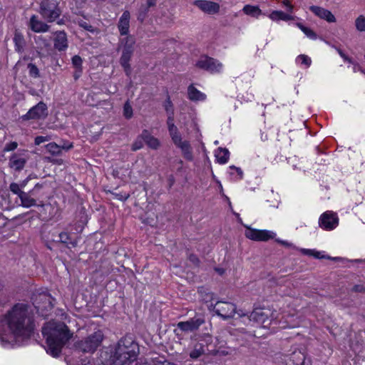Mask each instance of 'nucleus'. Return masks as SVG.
Wrapping results in <instances>:
<instances>
[{
	"label": "nucleus",
	"instance_id": "nucleus-1",
	"mask_svg": "<svg viewBox=\"0 0 365 365\" xmlns=\"http://www.w3.org/2000/svg\"><path fill=\"white\" fill-rule=\"evenodd\" d=\"M4 323L16 341L28 339L33 331L31 317L24 304L15 305L5 316Z\"/></svg>",
	"mask_w": 365,
	"mask_h": 365
},
{
	"label": "nucleus",
	"instance_id": "nucleus-2",
	"mask_svg": "<svg viewBox=\"0 0 365 365\" xmlns=\"http://www.w3.org/2000/svg\"><path fill=\"white\" fill-rule=\"evenodd\" d=\"M138 353V344L131 337L125 336L118 342L113 351L101 354L102 362L103 365H130Z\"/></svg>",
	"mask_w": 365,
	"mask_h": 365
},
{
	"label": "nucleus",
	"instance_id": "nucleus-3",
	"mask_svg": "<svg viewBox=\"0 0 365 365\" xmlns=\"http://www.w3.org/2000/svg\"><path fill=\"white\" fill-rule=\"evenodd\" d=\"M42 334L46 340V352L57 357L63 346L71 337L68 327L61 322H49L42 329Z\"/></svg>",
	"mask_w": 365,
	"mask_h": 365
},
{
	"label": "nucleus",
	"instance_id": "nucleus-4",
	"mask_svg": "<svg viewBox=\"0 0 365 365\" xmlns=\"http://www.w3.org/2000/svg\"><path fill=\"white\" fill-rule=\"evenodd\" d=\"M270 315V311L264 308H256L251 314L248 316L247 312L243 310L237 309L235 304H232V313L230 314V319H233L232 324L234 326L239 325L240 323L247 324L251 321L255 322L259 324H264L268 321Z\"/></svg>",
	"mask_w": 365,
	"mask_h": 365
},
{
	"label": "nucleus",
	"instance_id": "nucleus-5",
	"mask_svg": "<svg viewBox=\"0 0 365 365\" xmlns=\"http://www.w3.org/2000/svg\"><path fill=\"white\" fill-rule=\"evenodd\" d=\"M166 110L169 112L172 110V105L170 101L166 105ZM168 128L171 139L176 147L180 149L183 157L187 160H193V155L191 145L187 140H183L181 134L179 133L178 128L174 124V118L173 110L168 117Z\"/></svg>",
	"mask_w": 365,
	"mask_h": 365
},
{
	"label": "nucleus",
	"instance_id": "nucleus-6",
	"mask_svg": "<svg viewBox=\"0 0 365 365\" xmlns=\"http://www.w3.org/2000/svg\"><path fill=\"white\" fill-rule=\"evenodd\" d=\"M103 339L101 331L98 330L89 334L76 344V349L83 352L93 353L101 345Z\"/></svg>",
	"mask_w": 365,
	"mask_h": 365
},
{
	"label": "nucleus",
	"instance_id": "nucleus-7",
	"mask_svg": "<svg viewBox=\"0 0 365 365\" xmlns=\"http://www.w3.org/2000/svg\"><path fill=\"white\" fill-rule=\"evenodd\" d=\"M40 14L48 22H53L61 14L56 0H43L40 5Z\"/></svg>",
	"mask_w": 365,
	"mask_h": 365
},
{
	"label": "nucleus",
	"instance_id": "nucleus-8",
	"mask_svg": "<svg viewBox=\"0 0 365 365\" xmlns=\"http://www.w3.org/2000/svg\"><path fill=\"white\" fill-rule=\"evenodd\" d=\"M195 66L211 73L220 72L222 68V66L219 61L207 56H200L196 61Z\"/></svg>",
	"mask_w": 365,
	"mask_h": 365
},
{
	"label": "nucleus",
	"instance_id": "nucleus-9",
	"mask_svg": "<svg viewBox=\"0 0 365 365\" xmlns=\"http://www.w3.org/2000/svg\"><path fill=\"white\" fill-rule=\"evenodd\" d=\"M244 226L246 227L245 235L250 240L254 241H267L274 237L275 234L273 232L266 230L253 229L247 225Z\"/></svg>",
	"mask_w": 365,
	"mask_h": 365
},
{
	"label": "nucleus",
	"instance_id": "nucleus-10",
	"mask_svg": "<svg viewBox=\"0 0 365 365\" xmlns=\"http://www.w3.org/2000/svg\"><path fill=\"white\" fill-rule=\"evenodd\" d=\"M338 225V216L331 211H327L319 217V226L324 230H332L335 229Z\"/></svg>",
	"mask_w": 365,
	"mask_h": 365
},
{
	"label": "nucleus",
	"instance_id": "nucleus-11",
	"mask_svg": "<svg viewBox=\"0 0 365 365\" xmlns=\"http://www.w3.org/2000/svg\"><path fill=\"white\" fill-rule=\"evenodd\" d=\"M48 115V107L43 102H39L37 105L33 106L29 110L22 116L24 120H38L44 119Z\"/></svg>",
	"mask_w": 365,
	"mask_h": 365
},
{
	"label": "nucleus",
	"instance_id": "nucleus-12",
	"mask_svg": "<svg viewBox=\"0 0 365 365\" xmlns=\"http://www.w3.org/2000/svg\"><path fill=\"white\" fill-rule=\"evenodd\" d=\"M29 155L26 151H21L14 153L9 158V167L15 170H21L27 160Z\"/></svg>",
	"mask_w": 365,
	"mask_h": 365
},
{
	"label": "nucleus",
	"instance_id": "nucleus-13",
	"mask_svg": "<svg viewBox=\"0 0 365 365\" xmlns=\"http://www.w3.org/2000/svg\"><path fill=\"white\" fill-rule=\"evenodd\" d=\"M193 4L204 13L211 15L218 13L220 8L218 3L208 0H196Z\"/></svg>",
	"mask_w": 365,
	"mask_h": 365
},
{
	"label": "nucleus",
	"instance_id": "nucleus-14",
	"mask_svg": "<svg viewBox=\"0 0 365 365\" xmlns=\"http://www.w3.org/2000/svg\"><path fill=\"white\" fill-rule=\"evenodd\" d=\"M54 48L58 51H65L68 47L67 35L64 31L55 33L53 38Z\"/></svg>",
	"mask_w": 365,
	"mask_h": 365
},
{
	"label": "nucleus",
	"instance_id": "nucleus-15",
	"mask_svg": "<svg viewBox=\"0 0 365 365\" xmlns=\"http://www.w3.org/2000/svg\"><path fill=\"white\" fill-rule=\"evenodd\" d=\"M309 10L314 13L320 19L326 20L329 23H334L336 21L335 16L332 14V13L322 7L318 6H311L309 7Z\"/></svg>",
	"mask_w": 365,
	"mask_h": 365
},
{
	"label": "nucleus",
	"instance_id": "nucleus-16",
	"mask_svg": "<svg viewBox=\"0 0 365 365\" xmlns=\"http://www.w3.org/2000/svg\"><path fill=\"white\" fill-rule=\"evenodd\" d=\"M41 185L37 183L32 190L29 192H24V193H21V195L19 197L21 206L29 208L36 205V201L34 198L31 197V195H34L35 190L41 188Z\"/></svg>",
	"mask_w": 365,
	"mask_h": 365
},
{
	"label": "nucleus",
	"instance_id": "nucleus-17",
	"mask_svg": "<svg viewBox=\"0 0 365 365\" xmlns=\"http://www.w3.org/2000/svg\"><path fill=\"white\" fill-rule=\"evenodd\" d=\"M130 14L128 11H124L118 23V31L122 36H128L130 29Z\"/></svg>",
	"mask_w": 365,
	"mask_h": 365
},
{
	"label": "nucleus",
	"instance_id": "nucleus-18",
	"mask_svg": "<svg viewBox=\"0 0 365 365\" xmlns=\"http://www.w3.org/2000/svg\"><path fill=\"white\" fill-rule=\"evenodd\" d=\"M29 26L33 31L36 33L46 32L49 29V26L39 20L35 15L31 17Z\"/></svg>",
	"mask_w": 365,
	"mask_h": 365
},
{
	"label": "nucleus",
	"instance_id": "nucleus-19",
	"mask_svg": "<svg viewBox=\"0 0 365 365\" xmlns=\"http://www.w3.org/2000/svg\"><path fill=\"white\" fill-rule=\"evenodd\" d=\"M203 321L200 319H192L187 322H181L178 324V327L184 331H192L196 330L202 324Z\"/></svg>",
	"mask_w": 365,
	"mask_h": 365
},
{
	"label": "nucleus",
	"instance_id": "nucleus-20",
	"mask_svg": "<svg viewBox=\"0 0 365 365\" xmlns=\"http://www.w3.org/2000/svg\"><path fill=\"white\" fill-rule=\"evenodd\" d=\"M135 44V38L131 36H127L120 40L119 48L123 52L133 53Z\"/></svg>",
	"mask_w": 365,
	"mask_h": 365
},
{
	"label": "nucleus",
	"instance_id": "nucleus-21",
	"mask_svg": "<svg viewBox=\"0 0 365 365\" xmlns=\"http://www.w3.org/2000/svg\"><path fill=\"white\" fill-rule=\"evenodd\" d=\"M141 138L148 146L152 149H158L160 145L158 138L153 137L148 130H143Z\"/></svg>",
	"mask_w": 365,
	"mask_h": 365
},
{
	"label": "nucleus",
	"instance_id": "nucleus-22",
	"mask_svg": "<svg viewBox=\"0 0 365 365\" xmlns=\"http://www.w3.org/2000/svg\"><path fill=\"white\" fill-rule=\"evenodd\" d=\"M187 94L189 99L192 101H203L206 99V95L192 85L187 88Z\"/></svg>",
	"mask_w": 365,
	"mask_h": 365
},
{
	"label": "nucleus",
	"instance_id": "nucleus-23",
	"mask_svg": "<svg viewBox=\"0 0 365 365\" xmlns=\"http://www.w3.org/2000/svg\"><path fill=\"white\" fill-rule=\"evenodd\" d=\"M73 146L71 144L69 145L60 146L55 143H50L46 145V150L53 155H59L62 152V149L69 150Z\"/></svg>",
	"mask_w": 365,
	"mask_h": 365
},
{
	"label": "nucleus",
	"instance_id": "nucleus-24",
	"mask_svg": "<svg viewBox=\"0 0 365 365\" xmlns=\"http://www.w3.org/2000/svg\"><path fill=\"white\" fill-rule=\"evenodd\" d=\"M269 18L270 19H272V21H278L279 20H282V21H290V20H293L294 19V16L289 14H286L284 13V11H272L269 15Z\"/></svg>",
	"mask_w": 365,
	"mask_h": 365
},
{
	"label": "nucleus",
	"instance_id": "nucleus-25",
	"mask_svg": "<svg viewBox=\"0 0 365 365\" xmlns=\"http://www.w3.org/2000/svg\"><path fill=\"white\" fill-rule=\"evenodd\" d=\"M133 53H127L122 51V55L120 58V63L128 76L130 75L131 71L129 62L131 59Z\"/></svg>",
	"mask_w": 365,
	"mask_h": 365
},
{
	"label": "nucleus",
	"instance_id": "nucleus-26",
	"mask_svg": "<svg viewBox=\"0 0 365 365\" xmlns=\"http://www.w3.org/2000/svg\"><path fill=\"white\" fill-rule=\"evenodd\" d=\"M242 11L245 14L255 18H258L262 14V10L258 6H252L250 4L245 5Z\"/></svg>",
	"mask_w": 365,
	"mask_h": 365
},
{
	"label": "nucleus",
	"instance_id": "nucleus-27",
	"mask_svg": "<svg viewBox=\"0 0 365 365\" xmlns=\"http://www.w3.org/2000/svg\"><path fill=\"white\" fill-rule=\"evenodd\" d=\"M37 300L39 301H45L46 304L43 306L45 308H51L53 307L52 304V297L50 294L47 293H41L38 295V299H36L35 302V307L38 310L41 306L40 305L39 302H37Z\"/></svg>",
	"mask_w": 365,
	"mask_h": 365
},
{
	"label": "nucleus",
	"instance_id": "nucleus-28",
	"mask_svg": "<svg viewBox=\"0 0 365 365\" xmlns=\"http://www.w3.org/2000/svg\"><path fill=\"white\" fill-rule=\"evenodd\" d=\"M243 171L240 168L235 165L230 166V176L234 181H239L243 178Z\"/></svg>",
	"mask_w": 365,
	"mask_h": 365
},
{
	"label": "nucleus",
	"instance_id": "nucleus-29",
	"mask_svg": "<svg viewBox=\"0 0 365 365\" xmlns=\"http://www.w3.org/2000/svg\"><path fill=\"white\" fill-rule=\"evenodd\" d=\"M227 303L224 302H218L214 307L215 312L220 316L222 319H225L227 317L226 307Z\"/></svg>",
	"mask_w": 365,
	"mask_h": 365
},
{
	"label": "nucleus",
	"instance_id": "nucleus-30",
	"mask_svg": "<svg viewBox=\"0 0 365 365\" xmlns=\"http://www.w3.org/2000/svg\"><path fill=\"white\" fill-rule=\"evenodd\" d=\"M204 353L203 346L201 344H196L190 352V356L192 359H197Z\"/></svg>",
	"mask_w": 365,
	"mask_h": 365
},
{
	"label": "nucleus",
	"instance_id": "nucleus-31",
	"mask_svg": "<svg viewBox=\"0 0 365 365\" xmlns=\"http://www.w3.org/2000/svg\"><path fill=\"white\" fill-rule=\"evenodd\" d=\"M297 26L309 38L315 40L317 39V34L311 29L304 26L301 23H297Z\"/></svg>",
	"mask_w": 365,
	"mask_h": 365
},
{
	"label": "nucleus",
	"instance_id": "nucleus-32",
	"mask_svg": "<svg viewBox=\"0 0 365 365\" xmlns=\"http://www.w3.org/2000/svg\"><path fill=\"white\" fill-rule=\"evenodd\" d=\"M227 151L225 150L217 149L215 151L216 160L220 164H225L227 162Z\"/></svg>",
	"mask_w": 365,
	"mask_h": 365
},
{
	"label": "nucleus",
	"instance_id": "nucleus-33",
	"mask_svg": "<svg viewBox=\"0 0 365 365\" xmlns=\"http://www.w3.org/2000/svg\"><path fill=\"white\" fill-rule=\"evenodd\" d=\"M14 41L16 45V49L18 51H21L24 44V36L20 33L16 32L14 37Z\"/></svg>",
	"mask_w": 365,
	"mask_h": 365
},
{
	"label": "nucleus",
	"instance_id": "nucleus-34",
	"mask_svg": "<svg viewBox=\"0 0 365 365\" xmlns=\"http://www.w3.org/2000/svg\"><path fill=\"white\" fill-rule=\"evenodd\" d=\"M355 26L359 31H365V16L360 15L355 21Z\"/></svg>",
	"mask_w": 365,
	"mask_h": 365
},
{
	"label": "nucleus",
	"instance_id": "nucleus-35",
	"mask_svg": "<svg viewBox=\"0 0 365 365\" xmlns=\"http://www.w3.org/2000/svg\"><path fill=\"white\" fill-rule=\"evenodd\" d=\"M29 73V76L33 78H38L40 77V72L37 66L33 63H29L28 65Z\"/></svg>",
	"mask_w": 365,
	"mask_h": 365
},
{
	"label": "nucleus",
	"instance_id": "nucleus-36",
	"mask_svg": "<svg viewBox=\"0 0 365 365\" xmlns=\"http://www.w3.org/2000/svg\"><path fill=\"white\" fill-rule=\"evenodd\" d=\"M304 252L307 255L314 256L317 259L330 258L329 257H326L325 255H322L321 252L316 251L314 250H304Z\"/></svg>",
	"mask_w": 365,
	"mask_h": 365
},
{
	"label": "nucleus",
	"instance_id": "nucleus-37",
	"mask_svg": "<svg viewBox=\"0 0 365 365\" xmlns=\"http://www.w3.org/2000/svg\"><path fill=\"white\" fill-rule=\"evenodd\" d=\"M9 189L14 194L17 195L19 197L21 195V193L24 192L21 190L22 188L19 184L16 182L11 183Z\"/></svg>",
	"mask_w": 365,
	"mask_h": 365
},
{
	"label": "nucleus",
	"instance_id": "nucleus-38",
	"mask_svg": "<svg viewBox=\"0 0 365 365\" xmlns=\"http://www.w3.org/2000/svg\"><path fill=\"white\" fill-rule=\"evenodd\" d=\"M71 61L73 67L81 71L83 60L81 56L76 55L72 58Z\"/></svg>",
	"mask_w": 365,
	"mask_h": 365
},
{
	"label": "nucleus",
	"instance_id": "nucleus-39",
	"mask_svg": "<svg viewBox=\"0 0 365 365\" xmlns=\"http://www.w3.org/2000/svg\"><path fill=\"white\" fill-rule=\"evenodd\" d=\"M297 61L299 62L301 64L305 65L307 67H309L311 65L312 60L311 58L304 54H301L297 56Z\"/></svg>",
	"mask_w": 365,
	"mask_h": 365
},
{
	"label": "nucleus",
	"instance_id": "nucleus-40",
	"mask_svg": "<svg viewBox=\"0 0 365 365\" xmlns=\"http://www.w3.org/2000/svg\"><path fill=\"white\" fill-rule=\"evenodd\" d=\"M123 115L128 119L133 116V108L128 102H126L124 105Z\"/></svg>",
	"mask_w": 365,
	"mask_h": 365
},
{
	"label": "nucleus",
	"instance_id": "nucleus-41",
	"mask_svg": "<svg viewBox=\"0 0 365 365\" xmlns=\"http://www.w3.org/2000/svg\"><path fill=\"white\" fill-rule=\"evenodd\" d=\"M136 365H156V358L140 359L137 362Z\"/></svg>",
	"mask_w": 365,
	"mask_h": 365
},
{
	"label": "nucleus",
	"instance_id": "nucleus-42",
	"mask_svg": "<svg viewBox=\"0 0 365 365\" xmlns=\"http://www.w3.org/2000/svg\"><path fill=\"white\" fill-rule=\"evenodd\" d=\"M52 139L51 135H46V136H37L35 138V144L38 145L42 143L49 141Z\"/></svg>",
	"mask_w": 365,
	"mask_h": 365
},
{
	"label": "nucleus",
	"instance_id": "nucleus-43",
	"mask_svg": "<svg viewBox=\"0 0 365 365\" xmlns=\"http://www.w3.org/2000/svg\"><path fill=\"white\" fill-rule=\"evenodd\" d=\"M173 169H176L177 172L180 173L183 169V161L182 160H176L173 163Z\"/></svg>",
	"mask_w": 365,
	"mask_h": 365
},
{
	"label": "nucleus",
	"instance_id": "nucleus-44",
	"mask_svg": "<svg viewBox=\"0 0 365 365\" xmlns=\"http://www.w3.org/2000/svg\"><path fill=\"white\" fill-rule=\"evenodd\" d=\"M143 138H141V135L138 138V139L134 142L133 144V150H138L143 148Z\"/></svg>",
	"mask_w": 365,
	"mask_h": 365
},
{
	"label": "nucleus",
	"instance_id": "nucleus-45",
	"mask_svg": "<svg viewBox=\"0 0 365 365\" xmlns=\"http://www.w3.org/2000/svg\"><path fill=\"white\" fill-rule=\"evenodd\" d=\"M18 146L17 143L16 142H11L9 143H7L4 149V151L9 152L15 150Z\"/></svg>",
	"mask_w": 365,
	"mask_h": 365
},
{
	"label": "nucleus",
	"instance_id": "nucleus-46",
	"mask_svg": "<svg viewBox=\"0 0 365 365\" xmlns=\"http://www.w3.org/2000/svg\"><path fill=\"white\" fill-rule=\"evenodd\" d=\"M339 56L345 61L350 63H352L351 59L348 57L340 48H336Z\"/></svg>",
	"mask_w": 365,
	"mask_h": 365
},
{
	"label": "nucleus",
	"instance_id": "nucleus-47",
	"mask_svg": "<svg viewBox=\"0 0 365 365\" xmlns=\"http://www.w3.org/2000/svg\"><path fill=\"white\" fill-rule=\"evenodd\" d=\"M282 4L287 8V11L289 12V13H292L293 11V6L292 4H291V2L288 0H283L282 1Z\"/></svg>",
	"mask_w": 365,
	"mask_h": 365
},
{
	"label": "nucleus",
	"instance_id": "nucleus-48",
	"mask_svg": "<svg viewBox=\"0 0 365 365\" xmlns=\"http://www.w3.org/2000/svg\"><path fill=\"white\" fill-rule=\"evenodd\" d=\"M59 238H60L61 242H62L63 243H68V239H69V235L66 232H62L59 235Z\"/></svg>",
	"mask_w": 365,
	"mask_h": 365
},
{
	"label": "nucleus",
	"instance_id": "nucleus-49",
	"mask_svg": "<svg viewBox=\"0 0 365 365\" xmlns=\"http://www.w3.org/2000/svg\"><path fill=\"white\" fill-rule=\"evenodd\" d=\"M352 291L355 292H364L365 291V288L361 284H356L353 287Z\"/></svg>",
	"mask_w": 365,
	"mask_h": 365
},
{
	"label": "nucleus",
	"instance_id": "nucleus-50",
	"mask_svg": "<svg viewBox=\"0 0 365 365\" xmlns=\"http://www.w3.org/2000/svg\"><path fill=\"white\" fill-rule=\"evenodd\" d=\"M156 365H175L170 362H168L167 361H163L160 359L159 358H156Z\"/></svg>",
	"mask_w": 365,
	"mask_h": 365
},
{
	"label": "nucleus",
	"instance_id": "nucleus-51",
	"mask_svg": "<svg viewBox=\"0 0 365 365\" xmlns=\"http://www.w3.org/2000/svg\"><path fill=\"white\" fill-rule=\"evenodd\" d=\"M40 42L42 43V44L45 46V47H50V43L45 39H43V38L41 37H38V41L37 43H40Z\"/></svg>",
	"mask_w": 365,
	"mask_h": 365
},
{
	"label": "nucleus",
	"instance_id": "nucleus-52",
	"mask_svg": "<svg viewBox=\"0 0 365 365\" xmlns=\"http://www.w3.org/2000/svg\"><path fill=\"white\" fill-rule=\"evenodd\" d=\"M31 179V176H29L28 178H26L25 180H24L22 182H21V183L19 184V185L21 187V188H24L27 183L29 182V181Z\"/></svg>",
	"mask_w": 365,
	"mask_h": 365
},
{
	"label": "nucleus",
	"instance_id": "nucleus-53",
	"mask_svg": "<svg viewBox=\"0 0 365 365\" xmlns=\"http://www.w3.org/2000/svg\"><path fill=\"white\" fill-rule=\"evenodd\" d=\"M49 161L53 163H56V164H58V165H61L63 163V160L62 159H51V158H48Z\"/></svg>",
	"mask_w": 365,
	"mask_h": 365
},
{
	"label": "nucleus",
	"instance_id": "nucleus-54",
	"mask_svg": "<svg viewBox=\"0 0 365 365\" xmlns=\"http://www.w3.org/2000/svg\"><path fill=\"white\" fill-rule=\"evenodd\" d=\"M128 197H129V195H128V194H125L123 195H121L120 196H119L118 195H117V198L120 200H126L128 198Z\"/></svg>",
	"mask_w": 365,
	"mask_h": 365
},
{
	"label": "nucleus",
	"instance_id": "nucleus-55",
	"mask_svg": "<svg viewBox=\"0 0 365 365\" xmlns=\"http://www.w3.org/2000/svg\"><path fill=\"white\" fill-rule=\"evenodd\" d=\"M147 4L148 7L153 6L155 5V0H147Z\"/></svg>",
	"mask_w": 365,
	"mask_h": 365
},
{
	"label": "nucleus",
	"instance_id": "nucleus-56",
	"mask_svg": "<svg viewBox=\"0 0 365 365\" xmlns=\"http://www.w3.org/2000/svg\"><path fill=\"white\" fill-rule=\"evenodd\" d=\"M233 214L237 217V221L240 223L242 224V219L240 218V215L238 213H236L235 212H233Z\"/></svg>",
	"mask_w": 365,
	"mask_h": 365
},
{
	"label": "nucleus",
	"instance_id": "nucleus-57",
	"mask_svg": "<svg viewBox=\"0 0 365 365\" xmlns=\"http://www.w3.org/2000/svg\"><path fill=\"white\" fill-rule=\"evenodd\" d=\"M190 259L193 262H196L197 261V259L193 255L190 256Z\"/></svg>",
	"mask_w": 365,
	"mask_h": 365
},
{
	"label": "nucleus",
	"instance_id": "nucleus-58",
	"mask_svg": "<svg viewBox=\"0 0 365 365\" xmlns=\"http://www.w3.org/2000/svg\"><path fill=\"white\" fill-rule=\"evenodd\" d=\"M216 270H217V271L219 272V274H222V273H224V271H223L222 269H217Z\"/></svg>",
	"mask_w": 365,
	"mask_h": 365
},
{
	"label": "nucleus",
	"instance_id": "nucleus-59",
	"mask_svg": "<svg viewBox=\"0 0 365 365\" xmlns=\"http://www.w3.org/2000/svg\"><path fill=\"white\" fill-rule=\"evenodd\" d=\"M281 242H282V244L285 245H288V243H287V242H284V241H282Z\"/></svg>",
	"mask_w": 365,
	"mask_h": 365
},
{
	"label": "nucleus",
	"instance_id": "nucleus-60",
	"mask_svg": "<svg viewBox=\"0 0 365 365\" xmlns=\"http://www.w3.org/2000/svg\"><path fill=\"white\" fill-rule=\"evenodd\" d=\"M229 206H230V209L231 208V203L230 202L229 204Z\"/></svg>",
	"mask_w": 365,
	"mask_h": 365
},
{
	"label": "nucleus",
	"instance_id": "nucleus-61",
	"mask_svg": "<svg viewBox=\"0 0 365 365\" xmlns=\"http://www.w3.org/2000/svg\"><path fill=\"white\" fill-rule=\"evenodd\" d=\"M364 58H365V55H364Z\"/></svg>",
	"mask_w": 365,
	"mask_h": 365
}]
</instances>
